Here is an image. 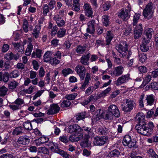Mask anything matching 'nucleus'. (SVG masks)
<instances>
[{"label":"nucleus","mask_w":158,"mask_h":158,"mask_svg":"<svg viewBox=\"0 0 158 158\" xmlns=\"http://www.w3.org/2000/svg\"><path fill=\"white\" fill-rule=\"evenodd\" d=\"M124 71V68L122 65L115 67L114 70L111 71L110 75L113 77H118L122 74Z\"/></svg>","instance_id":"nucleus-9"},{"label":"nucleus","mask_w":158,"mask_h":158,"mask_svg":"<svg viewBox=\"0 0 158 158\" xmlns=\"http://www.w3.org/2000/svg\"><path fill=\"white\" fill-rule=\"evenodd\" d=\"M154 8L152 3L147 4L143 11L144 17L148 19H151L153 15Z\"/></svg>","instance_id":"nucleus-5"},{"label":"nucleus","mask_w":158,"mask_h":158,"mask_svg":"<svg viewBox=\"0 0 158 158\" xmlns=\"http://www.w3.org/2000/svg\"><path fill=\"white\" fill-rule=\"evenodd\" d=\"M20 75L19 72L17 70H14L11 72L9 74L10 77L15 78Z\"/></svg>","instance_id":"nucleus-44"},{"label":"nucleus","mask_w":158,"mask_h":158,"mask_svg":"<svg viewBox=\"0 0 158 158\" xmlns=\"http://www.w3.org/2000/svg\"><path fill=\"white\" fill-rule=\"evenodd\" d=\"M39 152L44 154H48L49 153L48 150L45 147H40L38 148Z\"/></svg>","instance_id":"nucleus-48"},{"label":"nucleus","mask_w":158,"mask_h":158,"mask_svg":"<svg viewBox=\"0 0 158 158\" xmlns=\"http://www.w3.org/2000/svg\"><path fill=\"white\" fill-rule=\"evenodd\" d=\"M140 15V14L139 13H135V14L133 19V25H135L137 24L138 20L139 19Z\"/></svg>","instance_id":"nucleus-46"},{"label":"nucleus","mask_w":158,"mask_h":158,"mask_svg":"<svg viewBox=\"0 0 158 158\" xmlns=\"http://www.w3.org/2000/svg\"><path fill=\"white\" fill-rule=\"evenodd\" d=\"M108 131V129L104 126L100 127L98 130V133L100 135L106 134Z\"/></svg>","instance_id":"nucleus-30"},{"label":"nucleus","mask_w":158,"mask_h":158,"mask_svg":"<svg viewBox=\"0 0 158 158\" xmlns=\"http://www.w3.org/2000/svg\"><path fill=\"white\" fill-rule=\"evenodd\" d=\"M85 115L86 112H85L78 113L76 115V118L77 120L78 121L82 120L85 118Z\"/></svg>","instance_id":"nucleus-41"},{"label":"nucleus","mask_w":158,"mask_h":158,"mask_svg":"<svg viewBox=\"0 0 158 158\" xmlns=\"http://www.w3.org/2000/svg\"><path fill=\"white\" fill-rule=\"evenodd\" d=\"M150 41L149 40H146L145 39H143L142 43L140 46V50L143 52H146L149 49L148 44Z\"/></svg>","instance_id":"nucleus-19"},{"label":"nucleus","mask_w":158,"mask_h":158,"mask_svg":"<svg viewBox=\"0 0 158 158\" xmlns=\"http://www.w3.org/2000/svg\"><path fill=\"white\" fill-rule=\"evenodd\" d=\"M45 71L43 67L40 68L39 71V75L40 77H43L45 74Z\"/></svg>","instance_id":"nucleus-60"},{"label":"nucleus","mask_w":158,"mask_h":158,"mask_svg":"<svg viewBox=\"0 0 158 158\" xmlns=\"http://www.w3.org/2000/svg\"><path fill=\"white\" fill-rule=\"evenodd\" d=\"M82 131V129L77 124H75L70 125L69 127L68 131L70 133H73L75 132L76 133H78L79 132Z\"/></svg>","instance_id":"nucleus-17"},{"label":"nucleus","mask_w":158,"mask_h":158,"mask_svg":"<svg viewBox=\"0 0 158 158\" xmlns=\"http://www.w3.org/2000/svg\"><path fill=\"white\" fill-rule=\"evenodd\" d=\"M139 60L142 63L144 62L147 59L146 54L144 53L140 54L139 56Z\"/></svg>","instance_id":"nucleus-50"},{"label":"nucleus","mask_w":158,"mask_h":158,"mask_svg":"<svg viewBox=\"0 0 158 158\" xmlns=\"http://www.w3.org/2000/svg\"><path fill=\"white\" fill-rule=\"evenodd\" d=\"M86 47L85 46H77L76 51L79 54L83 53L86 50Z\"/></svg>","instance_id":"nucleus-36"},{"label":"nucleus","mask_w":158,"mask_h":158,"mask_svg":"<svg viewBox=\"0 0 158 158\" xmlns=\"http://www.w3.org/2000/svg\"><path fill=\"white\" fill-rule=\"evenodd\" d=\"M135 118L138 121V124L145 123L144 121L145 118V116L143 113H138Z\"/></svg>","instance_id":"nucleus-24"},{"label":"nucleus","mask_w":158,"mask_h":158,"mask_svg":"<svg viewBox=\"0 0 158 158\" xmlns=\"http://www.w3.org/2000/svg\"><path fill=\"white\" fill-rule=\"evenodd\" d=\"M75 70L80 77L81 79L83 80L85 77V67L81 65H78L75 68Z\"/></svg>","instance_id":"nucleus-11"},{"label":"nucleus","mask_w":158,"mask_h":158,"mask_svg":"<svg viewBox=\"0 0 158 158\" xmlns=\"http://www.w3.org/2000/svg\"><path fill=\"white\" fill-rule=\"evenodd\" d=\"M61 72L63 76L66 77L69 74L72 73L73 71L71 69L68 68L63 69Z\"/></svg>","instance_id":"nucleus-39"},{"label":"nucleus","mask_w":158,"mask_h":158,"mask_svg":"<svg viewBox=\"0 0 158 158\" xmlns=\"http://www.w3.org/2000/svg\"><path fill=\"white\" fill-rule=\"evenodd\" d=\"M125 101V105L121 104V108L124 112H130L135 107V103L133 100L130 99H126Z\"/></svg>","instance_id":"nucleus-4"},{"label":"nucleus","mask_w":158,"mask_h":158,"mask_svg":"<svg viewBox=\"0 0 158 158\" xmlns=\"http://www.w3.org/2000/svg\"><path fill=\"white\" fill-rule=\"evenodd\" d=\"M83 9L86 16L88 17H92L93 11L90 4L88 3L85 4L83 6Z\"/></svg>","instance_id":"nucleus-16"},{"label":"nucleus","mask_w":158,"mask_h":158,"mask_svg":"<svg viewBox=\"0 0 158 158\" xmlns=\"http://www.w3.org/2000/svg\"><path fill=\"white\" fill-rule=\"evenodd\" d=\"M13 53L12 52L7 53L5 56V58L8 60H10L13 59Z\"/></svg>","instance_id":"nucleus-62"},{"label":"nucleus","mask_w":158,"mask_h":158,"mask_svg":"<svg viewBox=\"0 0 158 158\" xmlns=\"http://www.w3.org/2000/svg\"><path fill=\"white\" fill-rule=\"evenodd\" d=\"M144 94H142L140 96L139 100V103L140 107H143L144 106L143 104V100L144 99Z\"/></svg>","instance_id":"nucleus-52"},{"label":"nucleus","mask_w":158,"mask_h":158,"mask_svg":"<svg viewBox=\"0 0 158 158\" xmlns=\"http://www.w3.org/2000/svg\"><path fill=\"white\" fill-rule=\"evenodd\" d=\"M89 57V54L83 55L81 58L80 62L84 65H88Z\"/></svg>","instance_id":"nucleus-21"},{"label":"nucleus","mask_w":158,"mask_h":158,"mask_svg":"<svg viewBox=\"0 0 158 158\" xmlns=\"http://www.w3.org/2000/svg\"><path fill=\"white\" fill-rule=\"evenodd\" d=\"M116 49L120 53V56L124 57L126 55V52L127 51L128 45L125 41H121L118 45L116 46Z\"/></svg>","instance_id":"nucleus-3"},{"label":"nucleus","mask_w":158,"mask_h":158,"mask_svg":"<svg viewBox=\"0 0 158 158\" xmlns=\"http://www.w3.org/2000/svg\"><path fill=\"white\" fill-rule=\"evenodd\" d=\"M132 30L131 26L129 25L124 32V35H128Z\"/></svg>","instance_id":"nucleus-56"},{"label":"nucleus","mask_w":158,"mask_h":158,"mask_svg":"<svg viewBox=\"0 0 158 158\" xmlns=\"http://www.w3.org/2000/svg\"><path fill=\"white\" fill-rule=\"evenodd\" d=\"M120 112L118 107L114 104L110 105L108 108L107 111L105 114L106 119H111L114 116L118 118L120 116Z\"/></svg>","instance_id":"nucleus-1"},{"label":"nucleus","mask_w":158,"mask_h":158,"mask_svg":"<svg viewBox=\"0 0 158 158\" xmlns=\"http://www.w3.org/2000/svg\"><path fill=\"white\" fill-rule=\"evenodd\" d=\"M49 140V139L45 137H41L40 139L36 140V145H40L42 144L47 142Z\"/></svg>","instance_id":"nucleus-29"},{"label":"nucleus","mask_w":158,"mask_h":158,"mask_svg":"<svg viewBox=\"0 0 158 158\" xmlns=\"http://www.w3.org/2000/svg\"><path fill=\"white\" fill-rule=\"evenodd\" d=\"M102 21L103 25L106 27L108 26L110 23L109 16L104 15L102 17Z\"/></svg>","instance_id":"nucleus-37"},{"label":"nucleus","mask_w":158,"mask_h":158,"mask_svg":"<svg viewBox=\"0 0 158 158\" xmlns=\"http://www.w3.org/2000/svg\"><path fill=\"white\" fill-rule=\"evenodd\" d=\"M128 9H122L118 14V16L124 20H127L130 17L129 14L130 12L131 8L129 6H128Z\"/></svg>","instance_id":"nucleus-8"},{"label":"nucleus","mask_w":158,"mask_h":158,"mask_svg":"<svg viewBox=\"0 0 158 158\" xmlns=\"http://www.w3.org/2000/svg\"><path fill=\"white\" fill-rule=\"evenodd\" d=\"M15 102L16 104L19 105L20 106H21V105L23 104L24 103V101L23 99L19 98H17L15 101Z\"/></svg>","instance_id":"nucleus-63"},{"label":"nucleus","mask_w":158,"mask_h":158,"mask_svg":"<svg viewBox=\"0 0 158 158\" xmlns=\"http://www.w3.org/2000/svg\"><path fill=\"white\" fill-rule=\"evenodd\" d=\"M145 36L143 39H145L146 40H149L150 41V40L153 33V29L152 28L147 29L145 31Z\"/></svg>","instance_id":"nucleus-22"},{"label":"nucleus","mask_w":158,"mask_h":158,"mask_svg":"<svg viewBox=\"0 0 158 158\" xmlns=\"http://www.w3.org/2000/svg\"><path fill=\"white\" fill-rule=\"evenodd\" d=\"M108 139L107 136H97L94 138L93 143L95 145H102L106 143Z\"/></svg>","instance_id":"nucleus-10"},{"label":"nucleus","mask_w":158,"mask_h":158,"mask_svg":"<svg viewBox=\"0 0 158 158\" xmlns=\"http://www.w3.org/2000/svg\"><path fill=\"white\" fill-rule=\"evenodd\" d=\"M53 19L56 21V23L59 27H62L65 26V21L59 16H55L53 18Z\"/></svg>","instance_id":"nucleus-20"},{"label":"nucleus","mask_w":158,"mask_h":158,"mask_svg":"<svg viewBox=\"0 0 158 158\" xmlns=\"http://www.w3.org/2000/svg\"><path fill=\"white\" fill-rule=\"evenodd\" d=\"M71 105V102L69 101H64L61 104V106L62 107H69Z\"/></svg>","instance_id":"nucleus-51"},{"label":"nucleus","mask_w":158,"mask_h":158,"mask_svg":"<svg viewBox=\"0 0 158 158\" xmlns=\"http://www.w3.org/2000/svg\"><path fill=\"white\" fill-rule=\"evenodd\" d=\"M42 50L40 49L37 48L35 52H33L32 54V57L40 58L41 56Z\"/></svg>","instance_id":"nucleus-35"},{"label":"nucleus","mask_w":158,"mask_h":158,"mask_svg":"<svg viewBox=\"0 0 158 158\" xmlns=\"http://www.w3.org/2000/svg\"><path fill=\"white\" fill-rule=\"evenodd\" d=\"M138 69L140 73H144L147 71V69L144 66H141L138 67Z\"/></svg>","instance_id":"nucleus-55"},{"label":"nucleus","mask_w":158,"mask_h":158,"mask_svg":"<svg viewBox=\"0 0 158 158\" xmlns=\"http://www.w3.org/2000/svg\"><path fill=\"white\" fill-rule=\"evenodd\" d=\"M40 27L39 26L36 25L33 29L32 34L35 39L37 38L40 35Z\"/></svg>","instance_id":"nucleus-28"},{"label":"nucleus","mask_w":158,"mask_h":158,"mask_svg":"<svg viewBox=\"0 0 158 158\" xmlns=\"http://www.w3.org/2000/svg\"><path fill=\"white\" fill-rule=\"evenodd\" d=\"M147 100V105L151 106L154 102V98L153 95L152 94L148 95L146 98Z\"/></svg>","instance_id":"nucleus-31"},{"label":"nucleus","mask_w":158,"mask_h":158,"mask_svg":"<svg viewBox=\"0 0 158 158\" xmlns=\"http://www.w3.org/2000/svg\"><path fill=\"white\" fill-rule=\"evenodd\" d=\"M33 46L31 42H30L27 45V47L25 52V54L27 56L31 55L33 49Z\"/></svg>","instance_id":"nucleus-33"},{"label":"nucleus","mask_w":158,"mask_h":158,"mask_svg":"<svg viewBox=\"0 0 158 158\" xmlns=\"http://www.w3.org/2000/svg\"><path fill=\"white\" fill-rule=\"evenodd\" d=\"M148 156L152 158L156 154L155 151L152 148H148L147 150Z\"/></svg>","instance_id":"nucleus-49"},{"label":"nucleus","mask_w":158,"mask_h":158,"mask_svg":"<svg viewBox=\"0 0 158 158\" xmlns=\"http://www.w3.org/2000/svg\"><path fill=\"white\" fill-rule=\"evenodd\" d=\"M114 37V35L113 32L110 31H107L106 35V45H109L111 42V40H112Z\"/></svg>","instance_id":"nucleus-25"},{"label":"nucleus","mask_w":158,"mask_h":158,"mask_svg":"<svg viewBox=\"0 0 158 158\" xmlns=\"http://www.w3.org/2000/svg\"><path fill=\"white\" fill-rule=\"evenodd\" d=\"M82 130H84V131L87 132L88 135L89 137L90 136H92L94 134L91 128L90 127H89L85 126H84L82 127Z\"/></svg>","instance_id":"nucleus-42"},{"label":"nucleus","mask_w":158,"mask_h":158,"mask_svg":"<svg viewBox=\"0 0 158 158\" xmlns=\"http://www.w3.org/2000/svg\"><path fill=\"white\" fill-rule=\"evenodd\" d=\"M44 90H39L37 91L34 96L33 99L34 100L37 98L40 97L41 95L44 92Z\"/></svg>","instance_id":"nucleus-59"},{"label":"nucleus","mask_w":158,"mask_h":158,"mask_svg":"<svg viewBox=\"0 0 158 158\" xmlns=\"http://www.w3.org/2000/svg\"><path fill=\"white\" fill-rule=\"evenodd\" d=\"M123 143L124 146H127L129 148H131L135 146L136 142L131 139L130 136L126 135L123 138Z\"/></svg>","instance_id":"nucleus-6"},{"label":"nucleus","mask_w":158,"mask_h":158,"mask_svg":"<svg viewBox=\"0 0 158 158\" xmlns=\"http://www.w3.org/2000/svg\"><path fill=\"white\" fill-rule=\"evenodd\" d=\"M49 62L50 63L52 64L56 65L60 63V61L56 58L52 57Z\"/></svg>","instance_id":"nucleus-53"},{"label":"nucleus","mask_w":158,"mask_h":158,"mask_svg":"<svg viewBox=\"0 0 158 158\" xmlns=\"http://www.w3.org/2000/svg\"><path fill=\"white\" fill-rule=\"evenodd\" d=\"M8 89L4 86L0 87V96H4L7 94Z\"/></svg>","instance_id":"nucleus-40"},{"label":"nucleus","mask_w":158,"mask_h":158,"mask_svg":"<svg viewBox=\"0 0 158 158\" xmlns=\"http://www.w3.org/2000/svg\"><path fill=\"white\" fill-rule=\"evenodd\" d=\"M142 24H139L137 25L134 30V38L135 39H138L140 37L142 34Z\"/></svg>","instance_id":"nucleus-14"},{"label":"nucleus","mask_w":158,"mask_h":158,"mask_svg":"<svg viewBox=\"0 0 158 158\" xmlns=\"http://www.w3.org/2000/svg\"><path fill=\"white\" fill-rule=\"evenodd\" d=\"M30 137L25 135L19 137L17 142L18 143L23 145L28 144L30 142Z\"/></svg>","instance_id":"nucleus-18"},{"label":"nucleus","mask_w":158,"mask_h":158,"mask_svg":"<svg viewBox=\"0 0 158 158\" xmlns=\"http://www.w3.org/2000/svg\"><path fill=\"white\" fill-rule=\"evenodd\" d=\"M120 154V152L117 150L115 149L110 152L108 154L110 157H115L118 156Z\"/></svg>","instance_id":"nucleus-43"},{"label":"nucleus","mask_w":158,"mask_h":158,"mask_svg":"<svg viewBox=\"0 0 158 158\" xmlns=\"http://www.w3.org/2000/svg\"><path fill=\"white\" fill-rule=\"evenodd\" d=\"M135 128L138 133L142 135L149 136L151 135L152 133V130L149 128L146 123L136 125Z\"/></svg>","instance_id":"nucleus-2"},{"label":"nucleus","mask_w":158,"mask_h":158,"mask_svg":"<svg viewBox=\"0 0 158 158\" xmlns=\"http://www.w3.org/2000/svg\"><path fill=\"white\" fill-rule=\"evenodd\" d=\"M52 52L51 51L47 52L44 55V61L46 62H48L50 61L52 57Z\"/></svg>","instance_id":"nucleus-32"},{"label":"nucleus","mask_w":158,"mask_h":158,"mask_svg":"<svg viewBox=\"0 0 158 158\" xmlns=\"http://www.w3.org/2000/svg\"><path fill=\"white\" fill-rule=\"evenodd\" d=\"M9 74L7 72H6L3 74V76L2 78L3 81L4 82H7L9 79Z\"/></svg>","instance_id":"nucleus-58"},{"label":"nucleus","mask_w":158,"mask_h":158,"mask_svg":"<svg viewBox=\"0 0 158 158\" xmlns=\"http://www.w3.org/2000/svg\"><path fill=\"white\" fill-rule=\"evenodd\" d=\"M83 134L80 133L78 136L72 135L69 137V140L72 142H77L81 140L83 137Z\"/></svg>","instance_id":"nucleus-27"},{"label":"nucleus","mask_w":158,"mask_h":158,"mask_svg":"<svg viewBox=\"0 0 158 158\" xmlns=\"http://www.w3.org/2000/svg\"><path fill=\"white\" fill-rule=\"evenodd\" d=\"M66 30L64 28H61L56 33L57 37L58 38H62L65 35Z\"/></svg>","instance_id":"nucleus-34"},{"label":"nucleus","mask_w":158,"mask_h":158,"mask_svg":"<svg viewBox=\"0 0 158 158\" xmlns=\"http://www.w3.org/2000/svg\"><path fill=\"white\" fill-rule=\"evenodd\" d=\"M151 88L155 90H158V83L156 82H153L151 83Z\"/></svg>","instance_id":"nucleus-61"},{"label":"nucleus","mask_w":158,"mask_h":158,"mask_svg":"<svg viewBox=\"0 0 158 158\" xmlns=\"http://www.w3.org/2000/svg\"><path fill=\"white\" fill-rule=\"evenodd\" d=\"M90 76L89 74L87 73L86 74L84 82L80 87V89H84L89 84V81L90 80Z\"/></svg>","instance_id":"nucleus-23"},{"label":"nucleus","mask_w":158,"mask_h":158,"mask_svg":"<svg viewBox=\"0 0 158 158\" xmlns=\"http://www.w3.org/2000/svg\"><path fill=\"white\" fill-rule=\"evenodd\" d=\"M111 90V88L110 87H109L105 90L103 91L102 93H101L99 96L100 97H103L105 96L106 94H108Z\"/></svg>","instance_id":"nucleus-54"},{"label":"nucleus","mask_w":158,"mask_h":158,"mask_svg":"<svg viewBox=\"0 0 158 158\" xmlns=\"http://www.w3.org/2000/svg\"><path fill=\"white\" fill-rule=\"evenodd\" d=\"M18 85V83L15 81H10L8 83V88L10 89H14Z\"/></svg>","instance_id":"nucleus-38"},{"label":"nucleus","mask_w":158,"mask_h":158,"mask_svg":"<svg viewBox=\"0 0 158 158\" xmlns=\"http://www.w3.org/2000/svg\"><path fill=\"white\" fill-rule=\"evenodd\" d=\"M77 95V94L76 93H75L73 94H70L66 95L65 96V98L68 100H73L75 99Z\"/></svg>","instance_id":"nucleus-47"},{"label":"nucleus","mask_w":158,"mask_h":158,"mask_svg":"<svg viewBox=\"0 0 158 158\" xmlns=\"http://www.w3.org/2000/svg\"><path fill=\"white\" fill-rule=\"evenodd\" d=\"M23 126L26 129L31 130L32 129L31 124L29 122H25L23 123Z\"/></svg>","instance_id":"nucleus-45"},{"label":"nucleus","mask_w":158,"mask_h":158,"mask_svg":"<svg viewBox=\"0 0 158 158\" xmlns=\"http://www.w3.org/2000/svg\"><path fill=\"white\" fill-rule=\"evenodd\" d=\"M60 107L57 104H53L50 106V108L48 110L47 114L48 115L53 114L58 112Z\"/></svg>","instance_id":"nucleus-15"},{"label":"nucleus","mask_w":158,"mask_h":158,"mask_svg":"<svg viewBox=\"0 0 158 158\" xmlns=\"http://www.w3.org/2000/svg\"><path fill=\"white\" fill-rule=\"evenodd\" d=\"M59 140L65 143H67L69 141L68 138L66 136L62 135L59 138Z\"/></svg>","instance_id":"nucleus-57"},{"label":"nucleus","mask_w":158,"mask_h":158,"mask_svg":"<svg viewBox=\"0 0 158 158\" xmlns=\"http://www.w3.org/2000/svg\"><path fill=\"white\" fill-rule=\"evenodd\" d=\"M49 7L47 4H45L43 7V14L44 15H46L47 13L49 11Z\"/></svg>","instance_id":"nucleus-64"},{"label":"nucleus","mask_w":158,"mask_h":158,"mask_svg":"<svg viewBox=\"0 0 158 158\" xmlns=\"http://www.w3.org/2000/svg\"><path fill=\"white\" fill-rule=\"evenodd\" d=\"M52 144V145L50 148L52 151L62 155L63 157L65 158L68 157L69 155L67 154L66 152L60 149L57 144L56 143H53Z\"/></svg>","instance_id":"nucleus-7"},{"label":"nucleus","mask_w":158,"mask_h":158,"mask_svg":"<svg viewBox=\"0 0 158 158\" xmlns=\"http://www.w3.org/2000/svg\"><path fill=\"white\" fill-rule=\"evenodd\" d=\"M130 78L129 74L122 75L118 78L116 81L115 84L117 86H119L127 82L130 79Z\"/></svg>","instance_id":"nucleus-12"},{"label":"nucleus","mask_w":158,"mask_h":158,"mask_svg":"<svg viewBox=\"0 0 158 158\" xmlns=\"http://www.w3.org/2000/svg\"><path fill=\"white\" fill-rule=\"evenodd\" d=\"M95 22L94 20H91L88 22L87 23V32L91 34H94L95 31Z\"/></svg>","instance_id":"nucleus-13"},{"label":"nucleus","mask_w":158,"mask_h":158,"mask_svg":"<svg viewBox=\"0 0 158 158\" xmlns=\"http://www.w3.org/2000/svg\"><path fill=\"white\" fill-rule=\"evenodd\" d=\"M24 129L22 127L20 126L15 128L12 132L13 135H18L24 133Z\"/></svg>","instance_id":"nucleus-26"}]
</instances>
